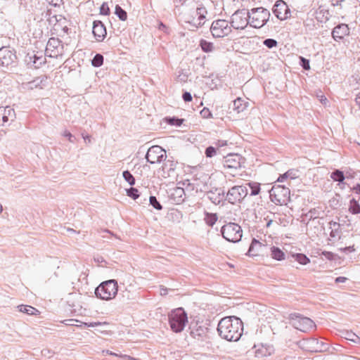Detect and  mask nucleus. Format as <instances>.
<instances>
[{
  "label": "nucleus",
  "instance_id": "1",
  "mask_svg": "<svg viewBox=\"0 0 360 360\" xmlns=\"http://www.w3.org/2000/svg\"><path fill=\"white\" fill-rule=\"evenodd\" d=\"M217 331L221 338L230 342H236L243 334V324L236 316H226L219 321Z\"/></svg>",
  "mask_w": 360,
  "mask_h": 360
},
{
  "label": "nucleus",
  "instance_id": "2",
  "mask_svg": "<svg viewBox=\"0 0 360 360\" xmlns=\"http://www.w3.org/2000/svg\"><path fill=\"white\" fill-rule=\"evenodd\" d=\"M118 285L115 279L102 282L95 290V295L98 298L103 300L113 299L117 294Z\"/></svg>",
  "mask_w": 360,
  "mask_h": 360
},
{
  "label": "nucleus",
  "instance_id": "3",
  "mask_svg": "<svg viewBox=\"0 0 360 360\" xmlns=\"http://www.w3.org/2000/svg\"><path fill=\"white\" fill-rule=\"evenodd\" d=\"M270 15V12L263 7L252 8L248 16L250 25L254 28H261L268 22Z\"/></svg>",
  "mask_w": 360,
  "mask_h": 360
},
{
  "label": "nucleus",
  "instance_id": "4",
  "mask_svg": "<svg viewBox=\"0 0 360 360\" xmlns=\"http://www.w3.org/2000/svg\"><path fill=\"white\" fill-rule=\"evenodd\" d=\"M169 322L172 331L180 333L188 322L187 314L182 308H177L169 314Z\"/></svg>",
  "mask_w": 360,
  "mask_h": 360
},
{
  "label": "nucleus",
  "instance_id": "5",
  "mask_svg": "<svg viewBox=\"0 0 360 360\" xmlns=\"http://www.w3.org/2000/svg\"><path fill=\"white\" fill-rule=\"evenodd\" d=\"M290 191L288 187L274 185L269 191L271 200L276 205H286L290 200Z\"/></svg>",
  "mask_w": 360,
  "mask_h": 360
},
{
  "label": "nucleus",
  "instance_id": "6",
  "mask_svg": "<svg viewBox=\"0 0 360 360\" xmlns=\"http://www.w3.org/2000/svg\"><path fill=\"white\" fill-rule=\"evenodd\" d=\"M289 319L291 325L302 332H307L316 328L314 322L311 319L297 313L290 314Z\"/></svg>",
  "mask_w": 360,
  "mask_h": 360
},
{
  "label": "nucleus",
  "instance_id": "7",
  "mask_svg": "<svg viewBox=\"0 0 360 360\" xmlns=\"http://www.w3.org/2000/svg\"><path fill=\"white\" fill-rule=\"evenodd\" d=\"M223 237L228 241L236 243L242 238L241 227L236 223H229L224 225L221 229Z\"/></svg>",
  "mask_w": 360,
  "mask_h": 360
},
{
  "label": "nucleus",
  "instance_id": "8",
  "mask_svg": "<svg viewBox=\"0 0 360 360\" xmlns=\"http://www.w3.org/2000/svg\"><path fill=\"white\" fill-rule=\"evenodd\" d=\"M248 194V190L246 186H234L228 191L226 200L233 205L240 203Z\"/></svg>",
  "mask_w": 360,
  "mask_h": 360
},
{
  "label": "nucleus",
  "instance_id": "9",
  "mask_svg": "<svg viewBox=\"0 0 360 360\" xmlns=\"http://www.w3.org/2000/svg\"><path fill=\"white\" fill-rule=\"evenodd\" d=\"M17 62L15 51L10 46L0 48V68H8L15 66Z\"/></svg>",
  "mask_w": 360,
  "mask_h": 360
},
{
  "label": "nucleus",
  "instance_id": "10",
  "mask_svg": "<svg viewBox=\"0 0 360 360\" xmlns=\"http://www.w3.org/2000/svg\"><path fill=\"white\" fill-rule=\"evenodd\" d=\"M249 11L245 9L237 10L231 18V27L236 30H243L249 24Z\"/></svg>",
  "mask_w": 360,
  "mask_h": 360
},
{
  "label": "nucleus",
  "instance_id": "11",
  "mask_svg": "<svg viewBox=\"0 0 360 360\" xmlns=\"http://www.w3.org/2000/svg\"><path fill=\"white\" fill-rule=\"evenodd\" d=\"M210 32L214 37L219 38L227 36L231 32V27L225 20H217L212 23Z\"/></svg>",
  "mask_w": 360,
  "mask_h": 360
},
{
  "label": "nucleus",
  "instance_id": "12",
  "mask_svg": "<svg viewBox=\"0 0 360 360\" xmlns=\"http://www.w3.org/2000/svg\"><path fill=\"white\" fill-rule=\"evenodd\" d=\"M63 49L62 41L58 38L51 37L47 42L45 56L50 58H57L62 55Z\"/></svg>",
  "mask_w": 360,
  "mask_h": 360
},
{
  "label": "nucleus",
  "instance_id": "13",
  "mask_svg": "<svg viewBox=\"0 0 360 360\" xmlns=\"http://www.w3.org/2000/svg\"><path fill=\"white\" fill-rule=\"evenodd\" d=\"M165 150L159 146H153L150 147L146 155L147 162L150 164H155L165 160Z\"/></svg>",
  "mask_w": 360,
  "mask_h": 360
},
{
  "label": "nucleus",
  "instance_id": "14",
  "mask_svg": "<svg viewBox=\"0 0 360 360\" xmlns=\"http://www.w3.org/2000/svg\"><path fill=\"white\" fill-rule=\"evenodd\" d=\"M243 158L238 154H229L224 158L223 167L231 171H236L241 167Z\"/></svg>",
  "mask_w": 360,
  "mask_h": 360
},
{
  "label": "nucleus",
  "instance_id": "15",
  "mask_svg": "<svg viewBox=\"0 0 360 360\" xmlns=\"http://www.w3.org/2000/svg\"><path fill=\"white\" fill-rule=\"evenodd\" d=\"M273 13L281 20H284L290 17V10L283 0H278L276 2L273 7Z\"/></svg>",
  "mask_w": 360,
  "mask_h": 360
},
{
  "label": "nucleus",
  "instance_id": "16",
  "mask_svg": "<svg viewBox=\"0 0 360 360\" xmlns=\"http://www.w3.org/2000/svg\"><path fill=\"white\" fill-rule=\"evenodd\" d=\"M15 119V112L10 106L0 107V125L5 126L8 122H11Z\"/></svg>",
  "mask_w": 360,
  "mask_h": 360
},
{
  "label": "nucleus",
  "instance_id": "17",
  "mask_svg": "<svg viewBox=\"0 0 360 360\" xmlns=\"http://www.w3.org/2000/svg\"><path fill=\"white\" fill-rule=\"evenodd\" d=\"M350 33V29L348 25L345 23H341L335 26L332 31V37L336 41H339L345 38L346 36H349Z\"/></svg>",
  "mask_w": 360,
  "mask_h": 360
},
{
  "label": "nucleus",
  "instance_id": "18",
  "mask_svg": "<svg viewBox=\"0 0 360 360\" xmlns=\"http://www.w3.org/2000/svg\"><path fill=\"white\" fill-rule=\"evenodd\" d=\"M207 333L208 328L202 323H195L191 328V335L197 340H204Z\"/></svg>",
  "mask_w": 360,
  "mask_h": 360
},
{
  "label": "nucleus",
  "instance_id": "19",
  "mask_svg": "<svg viewBox=\"0 0 360 360\" xmlns=\"http://www.w3.org/2000/svg\"><path fill=\"white\" fill-rule=\"evenodd\" d=\"M93 34L98 41H102L106 36V29L100 20H96L93 24Z\"/></svg>",
  "mask_w": 360,
  "mask_h": 360
},
{
  "label": "nucleus",
  "instance_id": "20",
  "mask_svg": "<svg viewBox=\"0 0 360 360\" xmlns=\"http://www.w3.org/2000/svg\"><path fill=\"white\" fill-rule=\"evenodd\" d=\"M176 162L172 160H166L162 167V176L164 178L175 177Z\"/></svg>",
  "mask_w": 360,
  "mask_h": 360
},
{
  "label": "nucleus",
  "instance_id": "21",
  "mask_svg": "<svg viewBox=\"0 0 360 360\" xmlns=\"http://www.w3.org/2000/svg\"><path fill=\"white\" fill-rule=\"evenodd\" d=\"M25 61L28 65L33 66L34 68H39L46 63V58L41 54L38 56L37 54L28 53L25 58Z\"/></svg>",
  "mask_w": 360,
  "mask_h": 360
},
{
  "label": "nucleus",
  "instance_id": "22",
  "mask_svg": "<svg viewBox=\"0 0 360 360\" xmlns=\"http://www.w3.org/2000/svg\"><path fill=\"white\" fill-rule=\"evenodd\" d=\"M185 191L181 187H175L171 190L170 198L176 203L181 204L184 201Z\"/></svg>",
  "mask_w": 360,
  "mask_h": 360
},
{
  "label": "nucleus",
  "instance_id": "23",
  "mask_svg": "<svg viewBox=\"0 0 360 360\" xmlns=\"http://www.w3.org/2000/svg\"><path fill=\"white\" fill-rule=\"evenodd\" d=\"M224 196V191L221 188H216L214 191H210L207 193L208 198L215 205H218Z\"/></svg>",
  "mask_w": 360,
  "mask_h": 360
},
{
  "label": "nucleus",
  "instance_id": "24",
  "mask_svg": "<svg viewBox=\"0 0 360 360\" xmlns=\"http://www.w3.org/2000/svg\"><path fill=\"white\" fill-rule=\"evenodd\" d=\"M273 352V348L270 346L262 345L261 347L258 348L255 351V356L260 358L263 356H268L271 355Z\"/></svg>",
  "mask_w": 360,
  "mask_h": 360
},
{
  "label": "nucleus",
  "instance_id": "25",
  "mask_svg": "<svg viewBox=\"0 0 360 360\" xmlns=\"http://www.w3.org/2000/svg\"><path fill=\"white\" fill-rule=\"evenodd\" d=\"M248 106V103L245 102L242 98H238L233 101V109L236 111L238 113L243 112L246 109Z\"/></svg>",
  "mask_w": 360,
  "mask_h": 360
},
{
  "label": "nucleus",
  "instance_id": "26",
  "mask_svg": "<svg viewBox=\"0 0 360 360\" xmlns=\"http://www.w3.org/2000/svg\"><path fill=\"white\" fill-rule=\"evenodd\" d=\"M298 177V170L297 169H289L288 172L281 175L278 178V181H283L285 179H295Z\"/></svg>",
  "mask_w": 360,
  "mask_h": 360
},
{
  "label": "nucleus",
  "instance_id": "27",
  "mask_svg": "<svg viewBox=\"0 0 360 360\" xmlns=\"http://www.w3.org/2000/svg\"><path fill=\"white\" fill-rule=\"evenodd\" d=\"M207 11L204 7H200L196 9V15H198V22L197 23V27L202 26L205 23V19L207 14Z\"/></svg>",
  "mask_w": 360,
  "mask_h": 360
},
{
  "label": "nucleus",
  "instance_id": "28",
  "mask_svg": "<svg viewBox=\"0 0 360 360\" xmlns=\"http://www.w3.org/2000/svg\"><path fill=\"white\" fill-rule=\"evenodd\" d=\"M18 308L19 309L20 311L29 315H34L37 314V312H39V311L37 309L30 305L21 304L18 306Z\"/></svg>",
  "mask_w": 360,
  "mask_h": 360
},
{
  "label": "nucleus",
  "instance_id": "29",
  "mask_svg": "<svg viewBox=\"0 0 360 360\" xmlns=\"http://www.w3.org/2000/svg\"><path fill=\"white\" fill-rule=\"evenodd\" d=\"M271 257L274 259L281 261L284 259V252L277 247H272L271 248Z\"/></svg>",
  "mask_w": 360,
  "mask_h": 360
},
{
  "label": "nucleus",
  "instance_id": "30",
  "mask_svg": "<svg viewBox=\"0 0 360 360\" xmlns=\"http://www.w3.org/2000/svg\"><path fill=\"white\" fill-rule=\"evenodd\" d=\"M349 211L353 214L360 213V205L354 198H352L349 202Z\"/></svg>",
  "mask_w": 360,
  "mask_h": 360
},
{
  "label": "nucleus",
  "instance_id": "31",
  "mask_svg": "<svg viewBox=\"0 0 360 360\" xmlns=\"http://www.w3.org/2000/svg\"><path fill=\"white\" fill-rule=\"evenodd\" d=\"M330 178L333 181H338L339 183H343L345 179L343 172L340 169L334 170L330 174Z\"/></svg>",
  "mask_w": 360,
  "mask_h": 360
},
{
  "label": "nucleus",
  "instance_id": "32",
  "mask_svg": "<svg viewBox=\"0 0 360 360\" xmlns=\"http://www.w3.org/2000/svg\"><path fill=\"white\" fill-rule=\"evenodd\" d=\"M245 186H248L251 189L250 195H257L260 192V184L257 182H249L246 184Z\"/></svg>",
  "mask_w": 360,
  "mask_h": 360
},
{
  "label": "nucleus",
  "instance_id": "33",
  "mask_svg": "<svg viewBox=\"0 0 360 360\" xmlns=\"http://www.w3.org/2000/svg\"><path fill=\"white\" fill-rule=\"evenodd\" d=\"M200 46L202 50L204 52H207V53L211 52L214 49L213 44L212 42L207 41L205 39L200 40Z\"/></svg>",
  "mask_w": 360,
  "mask_h": 360
},
{
  "label": "nucleus",
  "instance_id": "34",
  "mask_svg": "<svg viewBox=\"0 0 360 360\" xmlns=\"http://www.w3.org/2000/svg\"><path fill=\"white\" fill-rule=\"evenodd\" d=\"M115 13L119 18V19L122 21L126 20L127 18V12L124 9H122V7L119 5H116Z\"/></svg>",
  "mask_w": 360,
  "mask_h": 360
},
{
  "label": "nucleus",
  "instance_id": "35",
  "mask_svg": "<svg viewBox=\"0 0 360 360\" xmlns=\"http://www.w3.org/2000/svg\"><path fill=\"white\" fill-rule=\"evenodd\" d=\"M103 56L100 53L96 54L91 60L92 65L96 68H98V67L101 66L103 65Z\"/></svg>",
  "mask_w": 360,
  "mask_h": 360
},
{
  "label": "nucleus",
  "instance_id": "36",
  "mask_svg": "<svg viewBox=\"0 0 360 360\" xmlns=\"http://www.w3.org/2000/svg\"><path fill=\"white\" fill-rule=\"evenodd\" d=\"M122 176L124 180L129 184V185L133 186L135 184V179L129 171H124L122 173Z\"/></svg>",
  "mask_w": 360,
  "mask_h": 360
},
{
  "label": "nucleus",
  "instance_id": "37",
  "mask_svg": "<svg viewBox=\"0 0 360 360\" xmlns=\"http://www.w3.org/2000/svg\"><path fill=\"white\" fill-rule=\"evenodd\" d=\"M345 338L349 341L353 342L354 343H360V338L352 331L346 333Z\"/></svg>",
  "mask_w": 360,
  "mask_h": 360
},
{
  "label": "nucleus",
  "instance_id": "38",
  "mask_svg": "<svg viewBox=\"0 0 360 360\" xmlns=\"http://www.w3.org/2000/svg\"><path fill=\"white\" fill-rule=\"evenodd\" d=\"M150 205L153 206L157 210H161L162 206L160 202L157 200L155 196H150L149 198Z\"/></svg>",
  "mask_w": 360,
  "mask_h": 360
},
{
  "label": "nucleus",
  "instance_id": "39",
  "mask_svg": "<svg viewBox=\"0 0 360 360\" xmlns=\"http://www.w3.org/2000/svg\"><path fill=\"white\" fill-rule=\"evenodd\" d=\"M295 260L301 264H307L309 262V259L303 254H297L295 255Z\"/></svg>",
  "mask_w": 360,
  "mask_h": 360
},
{
  "label": "nucleus",
  "instance_id": "40",
  "mask_svg": "<svg viewBox=\"0 0 360 360\" xmlns=\"http://www.w3.org/2000/svg\"><path fill=\"white\" fill-rule=\"evenodd\" d=\"M206 224L210 226H212L217 220L216 214H207L205 217Z\"/></svg>",
  "mask_w": 360,
  "mask_h": 360
},
{
  "label": "nucleus",
  "instance_id": "41",
  "mask_svg": "<svg viewBox=\"0 0 360 360\" xmlns=\"http://www.w3.org/2000/svg\"><path fill=\"white\" fill-rule=\"evenodd\" d=\"M126 191L127 195L134 200H136L139 197V191L135 188L131 187Z\"/></svg>",
  "mask_w": 360,
  "mask_h": 360
},
{
  "label": "nucleus",
  "instance_id": "42",
  "mask_svg": "<svg viewBox=\"0 0 360 360\" xmlns=\"http://www.w3.org/2000/svg\"><path fill=\"white\" fill-rule=\"evenodd\" d=\"M217 147L216 146H209L205 149V154L207 158H212L217 153Z\"/></svg>",
  "mask_w": 360,
  "mask_h": 360
},
{
  "label": "nucleus",
  "instance_id": "43",
  "mask_svg": "<svg viewBox=\"0 0 360 360\" xmlns=\"http://www.w3.org/2000/svg\"><path fill=\"white\" fill-rule=\"evenodd\" d=\"M103 353H105L107 354H110V355H112V356H119V357H121L124 359H127V360H132L134 359V358H132L131 356H129V355H127V354H116V353H114L110 350H103Z\"/></svg>",
  "mask_w": 360,
  "mask_h": 360
},
{
  "label": "nucleus",
  "instance_id": "44",
  "mask_svg": "<svg viewBox=\"0 0 360 360\" xmlns=\"http://www.w3.org/2000/svg\"><path fill=\"white\" fill-rule=\"evenodd\" d=\"M277 44V41L274 39H266L264 41V44L269 49L276 46Z\"/></svg>",
  "mask_w": 360,
  "mask_h": 360
},
{
  "label": "nucleus",
  "instance_id": "45",
  "mask_svg": "<svg viewBox=\"0 0 360 360\" xmlns=\"http://www.w3.org/2000/svg\"><path fill=\"white\" fill-rule=\"evenodd\" d=\"M100 13L105 15L110 14V8L107 3L104 2L102 4L100 8Z\"/></svg>",
  "mask_w": 360,
  "mask_h": 360
},
{
  "label": "nucleus",
  "instance_id": "46",
  "mask_svg": "<svg viewBox=\"0 0 360 360\" xmlns=\"http://www.w3.org/2000/svg\"><path fill=\"white\" fill-rule=\"evenodd\" d=\"M300 65L302 67V68L306 70H309L310 69L309 60L304 58V57H302V56L300 58Z\"/></svg>",
  "mask_w": 360,
  "mask_h": 360
},
{
  "label": "nucleus",
  "instance_id": "47",
  "mask_svg": "<svg viewBox=\"0 0 360 360\" xmlns=\"http://www.w3.org/2000/svg\"><path fill=\"white\" fill-rule=\"evenodd\" d=\"M168 122L172 125L181 126L183 122V120L176 117H171L169 118Z\"/></svg>",
  "mask_w": 360,
  "mask_h": 360
},
{
  "label": "nucleus",
  "instance_id": "48",
  "mask_svg": "<svg viewBox=\"0 0 360 360\" xmlns=\"http://www.w3.org/2000/svg\"><path fill=\"white\" fill-rule=\"evenodd\" d=\"M200 115L202 116V117L203 118H210L212 117V113L210 111V110L207 108H204L201 111H200Z\"/></svg>",
  "mask_w": 360,
  "mask_h": 360
},
{
  "label": "nucleus",
  "instance_id": "49",
  "mask_svg": "<svg viewBox=\"0 0 360 360\" xmlns=\"http://www.w3.org/2000/svg\"><path fill=\"white\" fill-rule=\"evenodd\" d=\"M322 255L324 256L325 258L328 260H333L335 257V255L334 253L328 251H323L322 252Z\"/></svg>",
  "mask_w": 360,
  "mask_h": 360
},
{
  "label": "nucleus",
  "instance_id": "50",
  "mask_svg": "<svg viewBox=\"0 0 360 360\" xmlns=\"http://www.w3.org/2000/svg\"><path fill=\"white\" fill-rule=\"evenodd\" d=\"M329 226L330 229L333 230V231H338L340 226L339 223L333 221L329 222Z\"/></svg>",
  "mask_w": 360,
  "mask_h": 360
},
{
  "label": "nucleus",
  "instance_id": "51",
  "mask_svg": "<svg viewBox=\"0 0 360 360\" xmlns=\"http://www.w3.org/2000/svg\"><path fill=\"white\" fill-rule=\"evenodd\" d=\"M63 135L65 137H67L70 142L73 143L75 142V136L72 135V134L68 131H65Z\"/></svg>",
  "mask_w": 360,
  "mask_h": 360
},
{
  "label": "nucleus",
  "instance_id": "52",
  "mask_svg": "<svg viewBox=\"0 0 360 360\" xmlns=\"http://www.w3.org/2000/svg\"><path fill=\"white\" fill-rule=\"evenodd\" d=\"M158 29L165 33L169 34V29L162 22L159 23Z\"/></svg>",
  "mask_w": 360,
  "mask_h": 360
},
{
  "label": "nucleus",
  "instance_id": "53",
  "mask_svg": "<svg viewBox=\"0 0 360 360\" xmlns=\"http://www.w3.org/2000/svg\"><path fill=\"white\" fill-rule=\"evenodd\" d=\"M182 98L185 102H189L192 101V96L189 92H184L182 95Z\"/></svg>",
  "mask_w": 360,
  "mask_h": 360
},
{
  "label": "nucleus",
  "instance_id": "54",
  "mask_svg": "<svg viewBox=\"0 0 360 360\" xmlns=\"http://www.w3.org/2000/svg\"><path fill=\"white\" fill-rule=\"evenodd\" d=\"M261 243H259L258 240H257L256 239H253L252 241V243L250 246V248L248 250V252L250 253L253 248H254V246L255 245H259V246H261Z\"/></svg>",
  "mask_w": 360,
  "mask_h": 360
},
{
  "label": "nucleus",
  "instance_id": "55",
  "mask_svg": "<svg viewBox=\"0 0 360 360\" xmlns=\"http://www.w3.org/2000/svg\"><path fill=\"white\" fill-rule=\"evenodd\" d=\"M50 4L58 6L63 2V0H46Z\"/></svg>",
  "mask_w": 360,
  "mask_h": 360
},
{
  "label": "nucleus",
  "instance_id": "56",
  "mask_svg": "<svg viewBox=\"0 0 360 360\" xmlns=\"http://www.w3.org/2000/svg\"><path fill=\"white\" fill-rule=\"evenodd\" d=\"M214 144H215V146L217 147V148L219 149V148H221L222 146H226L227 141H218Z\"/></svg>",
  "mask_w": 360,
  "mask_h": 360
},
{
  "label": "nucleus",
  "instance_id": "57",
  "mask_svg": "<svg viewBox=\"0 0 360 360\" xmlns=\"http://www.w3.org/2000/svg\"><path fill=\"white\" fill-rule=\"evenodd\" d=\"M340 250L344 252H354L355 250L354 246H348V247H345L344 248H340Z\"/></svg>",
  "mask_w": 360,
  "mask_h": 360
},
{
  "label": "nucleus",
  "instance_id": "58",
  "mask_svg": "<svg viewBox=\"0 0 360 360\" xmlns=\"http://www.w3.org/2000/svg\"><path fill=\"white\" fill-rule=\"evenodd\" d=\"M83 324L87 327H95V326H100L101 323L100 322H91V323H83Z\"/></svg>",
  "mask_w": 360,
  "mask_h": 360
},
{
  "label": "nucleus",
  "instance_id": "59",
  "mask_svg": "<svg viewBox=\"0 0 360 360\" xmlns=\"http://www.w3.org/2000/svg\"><path fill=\"white\" fill-rule=\"evenodd\" d=\"M347 280V278H346V277L339 276L335 278V283H345Z\"/></svg>",
  "mask_w": 360,
  "mask_h": 360
},
{
  "label": "nucleus",
  "instance_id": "60",
  "mask_svg": "<svg viewBox=\"0 0 360 360\" xmlns=\"http://www.w3.org/2000/svg\"><path fill=\"white\" fill-rule=\"evenodd\" d=\"M345 0H332V5L333 6H341V3Z\"/></svg>",
  "mask_w": 360,
  "mask_h": 360
},
{
  "label": "nucleus",
  "instance_id": "61",
  "mask_svg": "<svg viewBox=\"0 0 360 360\" xmlns=\"http://www.w3.org/2000/svg\"><path fill=\"white\" fill-rule=\"evenodd\" d=\"M354 101H355L356 104L360 108V92L356 94Z\"/></svg>",
  "mask_w": 360,
  "mask_h": 360
},
{
  "label": "nucleus",
  "instance_id": "62",
  "mask_svg": "<svg viewBox=\"0 0 360 360\" xmlns=\"http://www.w3.org/2000/svg\"><path fill=\"white\" fill-rule=\"evenodd\" d=\"M353 191H354L357 194H360V184H357L355 186L353 187Z\"/></svg>",
  "mask_w": 360,
  "mask_h": 360
},
{
  "label": "nucleus",
  "instance_id": "63",
  "mask_svg": "<svg viewBox=\"0 0 360 360\" xmlns=\"http://www.w3.org/2000/svg\"><path fill=\"white\" fill-rule=\"evenodd\" d=\"M83 138H84L85 141H88L89 143L91 141V137L89 136H88V135H86V136H84L83 135Z\"/></svg>",
  "mask_w": 360,
  "mask_h": 360
},
{
  "label": "nucleus",
  "instance_id": "64",
  "mask_svg": "<svg viewBox=\"0 0 360 360\" xmlns=\"http://www.w3.org/2000/svg\"><path fill=\"white\" fill-rule=\"evenodd\" d=\"M338 231H333V230H331V232H330V236L334 238L337 236V233H338Z\"/></svg>",
  "mask_w": 360,
  "mask_h": 360
}]
</instances>
